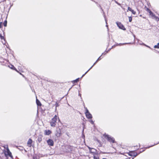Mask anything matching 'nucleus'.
Returning <instances> with one entry per match:
<instances>
[{
    "mask_svg": "<svg viewBox=\"0 0 159 159\" xmlns=\"http://www.w3.org/2000/svg\"><path fill=\"white\" fill-rule=\"evenodd\" d=\"M84 108L85 109L86 111L85 112V114L87 118L89 119H92L93 117L92 114L89 112L87 107H85Z\"/></svg>",
    "mask_w": 159,
    "mask_h": 159,
    "instance_id": "obj_2",
    "label": "nucleus"
},
{
    "mask_svg": "<svg viewBox=\"0 0 159 159\" xmlns=\"http://www.w3.org/2000/svg\"><path fill=\"white\" fill-rule=\"evenodd\" d=\"M79 96H80V97H81V99L82 98H81V94L79 93Z\"/></svg>",
    "mask_w": 159,
    "mask_h": 159,
    "instance_id": "obj_45",
    "label": "nucleus"
},
{
    "mask_svg": "<svg viewBox=\"0 0 159 159\" xmlns=\"http://www.w3.org/2000/svg\"><path fill=\"white\" fill-rule=\"evenodd\" d=\"M1 34L0 33V34Z\"/></svg>",
    "mask_w": 159,
    "mask_h": 159,
    "instance_id": "obj_56",
    "label": "nucleus"
},
{
    "mask_svg": "<svg viewBox=\"0 0 159 159\" xmlns=\"http://www.w3.org/2000/svg\"><path fill=\"white\" fill-rule=\"evenodd\" d=\"M102 56V55L100 56L97 59V60L96 61L94 62V63L93 64V65H95L99 61H100L102 59V58L101 57Z\"/></svg>",
    "mask_w": 159,
    "mask_h": 159,
    "instance_id": "obj_18",
    "label": "nucleus"
},
{
    "mask_svg": "<svg viewBox=\"0 0 159 159\" xmlns=\"http://www.w3.org/2000/svg\"><path fill=\"white\" fill-rule=\"evenodd\" d=\"M128 11H131L133 14L135 15L136 14V12L134 11L130 7H128Z\"/></svg>",
    "mask_w": 159,
    "mask_h": 159,
    "instance_id": "obj_11",
    "label": "nucleus"
},
{
    "mask_svg": "<svg viewBox=\"0 0 159 159\" xmlns=\"http://www.w3.org/2000/svg\"><path fill=\"white\" fill-rule=\"evenodd\" d=\"M129 22H131L132 20V17L131 16H129Z\"/></svg>",
    "mask_w": 159,
    "mask_h": 159,
    "instance_id": "obj_25",
    "label": "nucleus"
},
{
    "mask_svg": "<svg viewBox=\"0 0 159 159\" xmlns=\"http://www.w3.org/2000/svg\"><path fill=\"white\" fill-rule=\"evenodd\" d=\"M51 133V131L49 130H46L44 131V134L46 135H49Z\"/></svg>",
    "mask_w": 159,
    "mask_h": 159,
    "instance_id": "obj_13",
    "label": "nucleus"
},
{
    "mask_svg": "<svg viewBox=\"0 0 159 159\" xmlns=\"http://www.w3.org/2000/svg\"><path fill=\"white\" fill-rule=\"evenodd\" d=\"M80 78H78L75 80H74L72 81V82L73 84H74L75 83H77L79 81V80Z\"/></svg>",
    "mask_w": 159,
    "mask_h": 159,
    "instance_id": "obj_17",
    "label": "nucleus"
},
{
    "mask_svg": "<svg viewBox=\"0 0 159 159\" xmlns=\"http://www.w3.org/2000/svg\"><path fill=\"white\" fill-rule=\"evenodd\" d=\"M82 137H83V139H84V138H85V136H84V135H83V136Z\"/></svg>",
    "mask_w": 159,
    "mask_h": 159,
    "instance_id": "obj_47",
    "label": "nucleus"
},
{
    "mask_svg": "<svg viewBox=\"0 0 159 159\" xmlns=\"http://www.w3.org/2000/svg\"><path fill=\"white\" fill-rule=\"evenodd\" d=\"M150 15L153 17V16H155V15L154 14V13L152 12H151Z\"/></svg>",
    "mask_w": 159,
    "mask_h": 159,
    "instance_id": "obj_26",
    "label": "nucleus"
},
{
    "mask_svg": "<svg viewBox=\"0 0 159 159\" xmlns=\"http://www.w3.org/2000/svg\"><path fill=\"white\" fill-rule=\"evenodd\" d=\"M112 1H114L119 6H121V4L119 3H118L117 1H116V0H112Z\"/></svg>",
    "mask_w": 159,
    "mask_h": 159,
    "instance_id": "obj_23",
    "label": "nucleus"
},
{
    "mask_svg": "<svg viewBox=\"0 0 159 159\" xmlns=\"http://www.w3.org/2000/svg\"><path fill=\"white\" fill-rule=\"evenodd\" d=\"M34 158V159H37L36 158H35L34 157V158Z\"/></svg>",
    "mask_w": 159,
    "mask_h": 159,
    "instance_id": "obj_51",
    "label": "nucleus"
},
{
    "mask_svg": "<svg viewBox=\"0 0 159 159\" xmlns=\"http://www.w3.org/2000/svg\"><path fill=\"white\" fill-rule=\"evenodd\" d=\"M8 67L11 69L13 70H14L17 72H18V71L16 69V68L15 67V66L13 65L10 64V65L8 66Z\"/></svg>",
    "mask_w": 159,
    "mask_h": 159,
    "instance_id": "obj_10",
    "label": "nucleus"
},
{
    "mask_svg": "<svg viewBox=\"0 0 159 159\" xmlns=\"http://www.w3.org/2000/svg\"><path fill=\"white\" fill-rule=\"evenodd\" d=\"M115 46H116L115 45H114L112 46V47L111 48V49H112V48L115 47Z\"/></svg>",
    "mask_w": 159,
    "mask_h": 159,
    "instance_id": "obj_44",
    "label": "nucleus"
},
{
    "mask_svg": "<svg viewBox=\"0 0 159 159\" xmlns=\"http://www.w3.org/2000/svg\"><path fill=\"white\" fill-rule=\"evenodd\" d=\"M106 26L107 27H108V25H106Z\"/></svg>",
    "mask_w": 159,
    "mask_h": 159,
    "instance_id": "obj_50",
    "label": "nucleus"
},
{
    "mask_svg": "<svg viewBox=\"0 0 159 159\" xmlns=\"http://www.w3.org/2000/svg\"><path fill=\"white\" fill-rule=\"evenodd\" d=\"M57 120V116L55 115L52 119L50 122V124L52 127H55L56 125Z\"/></svg>",
    "mask_w": 159,
    "mask_h": 159,
    "instance_id": "obj_1",
    "label": "nucleus"
},
{
    "mask_svg": "<svg viewBox=\"0 0 159 159\" xmlns=\"http://www.w3.org/2000/svg\"><path fill=\"white\" fill-rule=\"evenodd\" d=\"M121 147L122 148H126V147L124 146H122V145H121Z\"/></svg>",
    "mask_w": 159,
    "mask_h": 159,
    "instance_id": "obj_37",
    "label": "nucleus"
},
{
    "mask_svg": "<svg viewBox=\"0 0 159 159\" xmlns=\"http://www.w3.org/2000/svg\"><path fill=\"white\" fill-rule=\"evenodd\" d=\"M0 38L1 40H4V36H2V34H0Z\"/></svg>",
    "mask_w": 159,
    "mask_h": 159,
    "instance_id": "obj_24",
    "label": "nucleus"
},
{
    "mask_svg": "<svg viewBox=\"0 0 159 159\" xmlns=\"http://www.w3.org/2000/svg\"><path fill=\"white\" fill-rule=\"evenodd\" d=\"M55 135L57 137L60 136L61 135V133L60 129L57 130L56 131V132L55 133Z\"/></svg>",
    "mask_w": 159,
    "mask_h": 159,
    "instance_id": "obj_9",
    "label": "nucleus"
},
{
    "mask_svg": "<svg viewBox=\"0 0 159 159\" xmlns=\"http://www.w3.org/2000/svg\"><path fill=\"white\" fill-rule=\"evenodd\" d=\"M147 10H148V12L149 13V14H150V13H151V12H152L150 9H148V8H147Z\"/></svg>",
    "mask_w": 159,
    "mask_h": 159,
    "instance_id": "obj_31",
    "label": "nucleus"
},
{
    "mask_svg": "<svg viewBox=\"0 0 159 159\" xmlns=\"http://www.w3.org/2000/svg\"><path fill=\"white\" fill-rule=\"evenodd\" d=\"M153 17H154V18H155L156 20H157V19H158V20H159V18H158L157 16H156L155 15V16H153Z\"/></svg>",
    "mask_w": 159,
    "mask_h": 159,
    "instance_id": "obj_30",
    "label": "nucleus"
},
{
    "mask_svg": "<svg viewBox=\"0 0 159 159\" xmlns=\"http://www.w3.org/2000/svg\"><path fill=\"white\" fill-rule=\"evenodd\" d=\"M111 49V48H110L109 49H108V50H107V51L106 50L105 52H106V53H108Z\"/></svg>",
    "mask_w": 159,
    "mask_h": 159,
    "instance_id": "obj_29",
    "label": "nucleus"
},
{
    "mask_svg": "<svg viewBox=\"0 0 159 159\" xmlns=\"http://www.w3.org/2000/svg\"><path fill=\"white\" fill-rule=\"evenodd\" d=\"M36 103L38 106H41L42 104L39 99H36Z\"/></svg>",
    "mask_w": 159,
    "mask_h": 159,
    "instance_id": "obj_14",
    "label": "nucleus"
},
{
    "mask_svg": "<svg viewBox=\"0 0 159 159\" xmlns=\"http://www.w3.org/2000/svg\"><path fill=\"white\" fill-rule=\"evenodd\" d=\"M7 21L6 20H5L3 23V25L5 27L7 26Z\"/></svg>",
    "mask_w": 159,
    "mask_h": 159,
    "instance_id": "obj_21",
    "label": "nucleus"
},
{
    "mask_svg": "<svg viewBox=\"0 0 159 159\" xmlns=\"http://www.w3.org/2000/svg\"><path fill=\"white\" fill-rule=\"evenodd\" d=\"M71 88H70L69 89V90H70L71 89Z\"/></svg>",
    "mask_w": 159,
    "mask_h": 159,
    "instance_id": "obj_52",
    "label": "nucleus"
},
{
    "mask_svg": "<svg viewBox=\"0 0 159 159\" xmlns=\"http://www.w3.org/2000/svg\"><path fill=\"white\" fill-rule=\"evenodd\" d=\"M90 152L91 153H95L96 152V150L93 148H91L89 147H88Z\"/></svg>",
    "mask_w": 159,
    "mask_h": 159,
    "instance_id": "obj_7",
    "label": "nucleus"
},
{
    "mask_svg": "<svg viewBox=\"0 0 159 159\" xmlns=\"http://www.w3.org/2000/svg\"><path fill=\"white\" fill-rule=\"evenodd\" d=\"M108 140L111 143H115V140Z\"/></svg>",
    "mask_w": 159,
    "mask_h": 159,
    "instance_id": "obj_20",
    "label": "nucleus"
},
{
    "mask_svg": "<svg viewBox=\"0 0 159 159\" xmlns=\"http://www.w3.org/2000/svg\"><path fill=\"white\" fill-rule=\"evenodd\" d=\"M116 23L117 26L120 29H121L123 30H126V29L124 25L121 24V23L120 22H116Z\"/></svg>",
    "mask_w": 159,
    "mask_h": 159,
    "instance_id": "obj_5",
    "label": "nucleus"
},
{
    "mask_svg": "<svg viewBox=\"0 0 159 159\" xmlns=\"http://www.w3.org/2000/svg\"><path fill=\"white\" fill-rule=\"evenodd\" d=\"M158 53H159V51L158 52Z\"/></svg>",
    "mask_w": 159,
    "mask_h": 159,
    "instance_id": "obj_57",
    "label": "nucleus"
},
{
    "mask_svg": "<svg viewBox=\"0 0 159 159\" xmlns=\"http://www.w3.org/2000/svg\"><path fill=\"white\" fill-rule=\"evenodd\" d=\"M99 7H100L101 9L102 10V12L103 13V16H104V18H105V20L106 22V24H107V20H106V16H105V14H104V12L103 10V9L102 8V7H101V6L100 5H99Z\"/></svg>",
    "mask_w": 159,
    "mask_h": 159,
    "instance_id": "obj_16",
    "label": "nucleus"
},
{
    "mask_svg": "<svg viewBox=\"0 0 159 159\" xmlns=\"http://www.w3.org/2000/svg\"><path fill=\"white\" fill-rule=\"evenodd\" d=\"M32 140H29L28 142H27V145L29 147H31L32 145Z\"/></svg>",
    "mask_w": 159,
    "mask_h": 159,
    "instance_id": "obj_15",
    "label": "nucleus"
},
{
    "mask_svg": "<svg viewBox=\"0 0 159 159\" xmlns=\"http://www.w3.org/2000/svg\"><path fill=\"white\" fill-rule=\"evenodd\" d=\"M144 150H143L142 151H141L139 152H135L134 151H129V155L131 156H133L134 157H136L137 156L140 152H143Z\"/></svg>",
    "mask_w": 159,
    "mask_h": 159,
    "instance_id": "obj_4",
    "label": "nucleus"
},
{
    "mask_svg": "<svg viewBox=\"0 0 159 159\" xmlns=\"http://www.w3.org/2000/svg\"><path fill=\"white\" fill-rule=\"evenodd\" d=\"M4 148L6 149L4 151V153L6 155L9 156L10 157L11 156V152L9 151L7 145H4L3 146Z\"/></svg>",
    "mask_w": 159,
    "mask_h": 159,
    "instance_id": "obj_3",
    "label": "nucleus"
},
{
    "mask_svg": "<svg viewBox=\"0 0 159 159\" xmlns=\"http://www.w3.org/2000/svg\"><path fill=\"white\" fill-rule=\"evenodd\" d=\"M85 75V74H83V75H82V76H81V77L80 78V79H81V78H82V77H84Z\"/></svg>",
    "mask_w": 159,
    "mask_h": 159,
    "instance_id": "obj_42",
    "label": "nucleus"
},
{
    "mask_svg": "<svg viewBox=\"0 0 159 159\" xmlns=\"http://www.w3.org/2000/svg\"><path fill=\"white\" fill-rule=\"evenodd\" d=\"M6 1V0H4L3 1V2H4V1Z\"/></svg>",
    "mask_w": 159,
    "mask_h": 159,
    "instance_id": "obj_53",
    "label": "nucleus"
},
{
    "mask_svg": "<svg viewBox=\"0 0 159 159\" xmlns=\"http://www.w3.org/2000/svg\"><path fill=\"white\" fill-rule=\"evenodd\" d=\"M103 136L104 138L106 139H114L111 136L106 134V133H105L103 134Z\"/></svg>",
    "mask_w": 159,
    "mask_h": 159,
    "instance_id": "obj_6",
    "label": "nucleus"
},
{
    "mask_svg": "<svg viewBox=\"0 0 159 159\" xmlns=\"http://www.w3.org/2000/svg\"><path fill=\"white\" fill-rule=\"evenodd\" d=\"M2 28V22H0V28Z\"/></svg>",
    "mask_w": 159,
    "mask_h": 159,
    "instance_id": "obj_28",
    "label": "nucleus"
},
{
    "mask_svg": "<svg viewBox=\"0 0 159 159\" xmlns=\"http://www.w3.org/2000/svg\"><path fill=\"white\" fill-rule=\"evenodd\" d=\"M47 142L48 144V145L53 146V142L52 140H48L47 141Z\"/></svg>",
    "mask_w": 159,
    "mask_h": 159,
    "instance_id": "obj_8",
    "label": "nucleus"
},
{
    "mask_svg": "<svg viewBox=\"0 0 159 159\" xmlns=\"http://www.w3.org/2000/svg\"><path fill=\"white\" fill-rule=\"evenodd\" d=\"M20 74L21 75H22L23 76H24V75H23L21 73H20Z\"/></svg>",
    "mask_w": 159,
    "mask_h": 159,
    "instance_id": "obj_48",
    "label": "nucleus"
},
{
    "mask_svg": "<svg viewBox=\"0 0 159 159\" xmlns=\"http://www.w3.org/2000/svg\"><path fill=\"white\" fill-rule=\"evenodd\" d=\"M140 45H143L144 46H145V44L143 43H140Z\"/></svg>",
    "mask_w": 159,
    "mask_h": 159,
    "instance_id": "obj_41",
    "label": "nucleus"
},
{
    "mask_svg": "<svg viewBox=\"0 0 159 159\" xmlns=\"http://www.w3.org/2000/svg\"><path fill=\"white\" fill-rule=\"evenodd\" d=\"M98 142H99V140H98Z\"/></svg>",
    "mask_w": 159,
    "mask_h": 159,
    "instance_id": "obj_54",
    "label": "nucleus"
},
{
    "mask_svg": "<svg viewBox=\"0 0 159 159\" xmlns=\"http://www.w3.org/2000/svg\"><path fill=\"white\" fill-rule=\"evenodd\" d=\"M29 139H31L30 138H29Z\"/></svg>",
    "mask_w": 159,
    "mask_h": 159,
    "instance_id": "obj_55",
    "label": "nucleus"
},
{
    "mask_svg": "<svg viewBox=\"0 0 159 159\" xmlns=\"http://www.w3.org/2000/svg\"><path fill=\"white\" fill-rule=\"evenodd\" d=\"M107 53H106V52H105V51L101 55L102 56V55H106Z\"/></svg>",
    "mask_w": 159,
    "mask_h": 159,
    "instance_id": "obj_33",
    "label": "nucleus"
},
{
    "mask_svg": "<svg viewBox=\"0 0 159 159\" xmlns=\"http://www.w3.org/2000/svg\"><path fill=\"white\" fill-rule=\"evenodd\" d=\"M154 48H155L159 49V43H158L157 45H154Z\"/></svg>",
    "mask_w": 159,
    "mask_h": 159,
    "instance_id": "obj_19",
    "label": "nucleus"
},
{
    "mask_svg": "<svg viewBox=\"0 0 159 159\" xmlns=\"http://www.w3.org/2000/svg\"><path fill=\"white\" fill-rule=\"evenodd\" d=\"M147 10H148V12L149 13V14H150V13H151V12H152L150 9H148V8H147Z\"/></svg>",
    "mask_w": 159,
    "mask_h": 159,
    "instance_id": "obj_32",
    "label": "nucleus"
},
{
    "mask_svg": "<svg viewBox=\"0 0 159 159\" xmlns=\"http://www.w3.org/2000/svg\"><path fill=\"white\" fill-rule=\"evenodd\" d=\"M107 39H108L107 41H108V43H109V40H110V37L109 36H108V38Z\"/></svg>",
    "mask_w": 159,
    "mask_h": 159,
    "instance_id": "obj_38",
    "label": "nucleus"
},
{
    "mask_svg": "<svg viewBox=\"0 0 159 159\" xmlns=\"http://www.w3.org/2000/svg\"><path fill=\"white\" fill-rule=\"evenodd\" d=\"M94 2H95V3H97L95 1H94L93 0H92Z\"/></svg>",
    "mask_w": 159,
    "mask_h": 159,
    "instance_id": "obj_49",
    "label": "nucleus"
},
{
    "mask_svg": "<svg viewBox=\"0 0 159 159\" xmlns=\"http://www.w3.org/2000/svg\"><path fill=\"white\" fill-rule=\"evenodd\" d=\"M55 107H56V109H55V110H57V107H58L59 106V105L58 104V103L57 102L56 103H55Z\"/></svg>",
    "mask_w": 159,
    "mask_h": 159,
    "instance_id": "obj_22",
    "label": "nucleus"
},
{
    "mask_svg": "<svg viewBox=\"0 0 159 159\" xmlns=\"http://www.w3.org/2000/svg\"><path fill=\"white\" fill-rule=\"evenodd\" d=\"M94 65H93V64L91 66V67H90V68L89 69V70L91 69H92V68L93 67V66H94Z\"/></svg>",
    "mask_w": 159,
    "mask_h": 159,
    "instance_id": "obj_39",
    "label": "nucleus"
},
{
    "mask_svg": "<svg viewBox=\"0 0 159 159\" xmlns=\"http://www.w3.org/2000/svg\"><path fill=\"white\" fill-rule=\"evenodd\" d=\"M41 135H39V138L38 139H41Z\"/></svg>",
    "mask_w": 159,
    "mask_h": 159,
    "instance_id": "obj_40",
    "label": "nucleus"
},
{
    "mask_svg": "<svg viewBox=\"0 0 159 159\" xmlns=\"http://www.w3.org/2000/svg\"><path fill=\"white\" fill-rule=\"evenodd\" d=\"M2 30L3 32V33L4 35H5V33L4 32V31L2 29Z\"/></svg>",
    "mask_w": 159,
    "mask_h": 159,
    "instance_id": "obj_43",
    "label": "nucleus"
},
{
    "mask_svg": "<svg viewBox=\"0 0 159 159\" xmlns=\"http://www.w3.org/2000/svg\"><path fill=\"white\" fill-rule=\"evenodd\" d=\"M132 43H117L116 44V46H121L122 45H124L125 44H132Z\"/></svg>",
    "mask_w": 159,
    "mask_h": 159,
    "instance_id": "obj_12",
    "label": "nucleus"
},
{
    "mask_svg": "<svg viewBox=\"0 0 159 159\" xmlns=\"http://www.w3.org/2000/svg\"><path fill=\"white\" fill-rule=\"evenodd\" d=\"M159 143V142H158V143H155L153 145H151L150 147H152V146H153L154 145H156V144H158V143Z\"/></svg>",
    "mask_w": 159,
    "mask_h": 159,
    "instance_id": "obj_36",
    "label": "nucleus"
},
{
    "mask_svg": "<svg viewBox=\"0 0 159 159\" xmlns=\"http://www.w3.org/2000/svg\"><path fill=\"white\" fill-rule=\"evenodd\" d=\"M89 121L90 123L92 124H94V122L92 120H89Z\"/></svg>",
    "mask_w": 159,
    "mask_h": 159,
    "instance_id": "obj_27",
    "label": "nucleus"
},
{
    "mask_svg": "<svg viewBox=\"0 0 159 159\" xmlns=\"http://www.w3.org/2000/svg\"><path fill=\"white\" fill-rule=\"evenodd\" d=\"M89 71V70H88L86 72H85V73L84 74H85H85H86Z\"/></svg>",
    "mask_w": 159,
    "mask_h": 159,
    "instance_id": "obj_46",
    "label": "nucleus"
},
{
    "mask_svg": "<svg viewBox=\"0 0 159 159\" xmlns=\"http://www.w3.org/2000/svg\"><path fill=\"white\" fill-rule=\"evenodd\" d=\"M145 46L146 47H148V48H150V49H152L149 46H148V45H146V44H145Z\"/></svg>",
    "mask_w": 159,
    "mask_h": 159,
    "instance_id": "obj_34",
    "label": "nucleus"
},
{
    "mask_svg": "<svg viewBox=\"0 0 159 159\" xmlns=\"http://www.w3.org/2000/svg\"><path fill=\"white\" fill-rule=\"evenodd\" d=\"M93 159H99V157H96L95 156H94Z\"/></svg>",
    "mask_w": 159,
    "mask_h": 159,
    "instance_id": "obj_35",
    "label": "nucleus"
}]
</instances>
